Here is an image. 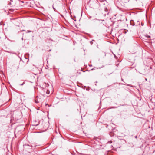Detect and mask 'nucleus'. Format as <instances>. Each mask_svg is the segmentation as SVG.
<instances>
[{
  "instance_id": "nucleus-6",
  "label": "nucleus",
  "mask_w": 155,
  "mask_h": 155,
  "mask_svg": "<svg viewBox=\"0 0 155 155\" xmlns=\"http://www.w3.org/2000/svg\"><path fill=\"white\" fill-rule=\"evenodd\" d=\"M10 12L12 11L11 9L10 10Z\"/></svg>"
},
{
  "instance_id": "nucleus-4",
  "label": "nucleus",
  "mask_w": 155,
  "mask_h": 155,
  "mask_svg": "<svg viewBox=\"0 0 155 155\" xmlns=\"http://www.w3.org/2000/svg\"><path fill=\"white\" fill-rule=\"evenodd\" d=\"M35 102L36 103H38V101H36V99H35Z\"/></svg>"
},
{
  "instance_id": "nucleus-10",
  "label": "nucleus",
  "mask_w": 155,
  "mask_h": 155,
  "mask_svg": "<svg viewBox=\"0 0 155 155\" xmlns=\"http://www.w3.org/2000/svg\"><path fill=\"white\" fill-rule=\"evenodd\" d=\"M10 5L11 4V2H10Z\"/></svg>"
},
{
  "instance_id": "nucleus-2",
  "label": "nucleus",
  "mask_w": 155,
  "mask_h": 155,
  "mask_svg": "<svg viewBox=\"0 0 155 155\" xmlns=\"http://www.w3.org/2000/svg\"><path fill=\"white\" fill-rule=\"evenodd\" d=\"M0 25H4V24L3 22H1L0 23Z\"/></svg>"
},
{
  "instance_id": "nucleus-1",
  "label": "nucleus",
  "mask_w": 155,
  "mask_h": 155,
  "mask_svg": "<svg viewBox=\"0 0 155 155\" xmlns=\"http://www.w3.org/2000/svg\"><path fill=\"white\" fill-rule=\"evenodd\" d=\"M145 36L147 38H150V36L148 35H146Z\"/></svg>"
},
{
  "instance_id": "nucleus-8",
  "label": "nucleus",
  "mask_w": 155,
  "mask_h": 155,
  "mask_svg": "<svg viewBox=\"0 0 155 155\" xmlns=\"http://www.w3.org/2000/svg\"><path fill=\"white\" fill-rule=\"evenodd\" d=\"M10 101V99H9L8 101Z\"/></svg>"
},
{
  "instance_id": "nucleus-7",
  "label": "nucleus",
  "mask_w": 155,
  "mask_h": 155,
  "mask_svg": "<svg viewBox=\"0 0 155 155\" xmlns=\"http://www.w3.org/2000/svg\"><path fill=\"white\" fill-rule=\"evenodd\" d=\"M94 70V69H91V70Z\"/></svg>"
},
{
  "instance_id": "nucleus-9",
  "label": "nucleus",
  "mask_w": 155,
  "mask_h": 155,
  "mask_svg": "<svg viewBox=\"0 0 155 155\" xmlns=\"http://www.w3.org/2000/svg\"><path fill=\"white\" fill-rule=\"evenodd\" d=\"M11 120H10V123L11 122Z\"/></svg>"
},
{
  "instance_id": "nucleus-3",
  "label": "nucleus",
  "mask_w": 155,
  "mask_h": 155,
  "mask_svg": "<svg viewBox=\"0 0 155 155\" xmlns=\"http://www.w3.org/2000/svg\"><path fill=\"white\" fill-rule=\"evenodd\" d=\"M108 143H112V141H108Z\"/></svg>"
},
{
  "instance_id": "nucleus-5",
  "label": "nucleus",
  "mask_w": 155,
  "mask_h": 155,
  "mask_svg": "<svg viewBox=\"0 0 155 155\" xmlns=\"http://www.w3.org/2000/svg\"><path fill=\"white\" fill-rule=\"evenodd\" d=\"M53 9H54V10H55V8H53Z\"/></svg>"
}]
</instances>
